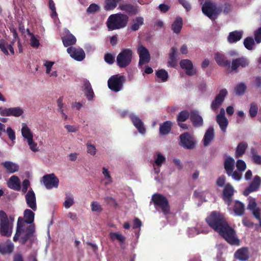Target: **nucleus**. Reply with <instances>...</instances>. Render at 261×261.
I'll return each instance as SVG.
<instances>
[{"mask_svg":"<svg viewBox=\"0 0 261 261\" xmlns=\"http://www.w3.org/2000/svg\"><path fill=\"white\" fill-rule=\"evenodd\" d=\"M205 221L211 228L218 232L229 244L236 245L240 244V241L236 236L234 230L229 225L223 214L213 211L206 218Z\"/></svg>","mask_w":261,"mask_h":261,"instance_id":"obj_1","label":"nucleus"},{"mask_svg":"<svg viewBox=\"0 0 261 261\" xmlns=\"http://www.w3.org/2000/svg\"><path fill=\"white\" fill-rule=\"evenodd\" d=\"M129 20L127 15L118 13L111 15L108 18L107 25L109 30H119L126 27Z\"/></svg>","mask_w":261,"mask_h":261,"instance_id":"obj_2","label":"nucleus"},{"mask_svg":"<svg viewBox=\"0 0 261 261\" xmlns=\"http://www.w3.org/2000/svg\"><path fill=\"white\" fill-rule=\"evenodd\" d=\"M23 215V219L25 223L31 225L26 228L25 233L20 237V242L22 244H25L27 241L33 235L35 231L34 225H32L34 221V213L30 209H26L24 211Z\"/></svg>","mask_w":261,"mask_h":261,"instance_id":"obj_3","label":"nucleus"},{"mask_svg":"<svg viewBox=\"0 0 261 261\" xmlns=\"http://www.w3.org/2000/svg\"><path fill=\"white\" fill-rule=\"evenodd\" d=\"M151 200L155 207L160 208L165 215L170 213V207L167 198L161 194L155 193L152 196Z\"/></svg>","mask_w":261,"mask_h":261,"instance_id":"obj_4","label":"nucleus"},{"mask_svg":"<svg viewBox=\"0 0 261 261\" xmlns=\"http://www.w3.org/2000/svg\"><path fill=\"white\" fill-rule=\"evenodd\" d=\"M13 230V225L10 223L6 213L0 211V234L2 236L9 237L11 236Z\"/></svg>","mask_w":261,"mask_h":261,"instance_id":"obj_5","label":"nucleus"},{"mask_svg":"<svg viewBox=\"0 0 261 261\" xmlns=\"http://www.w3.org/2000/svg\"><path fill=\"white\" fill-rule=\"evenodd\" d=\"M202 11L204 15L212 20H215L222 10L216 5L210 1H206L202 7Z\"/></svg>","mask_w":261,"mask_h":261,"instance_id":"obj_6","label":"nucleus"},{"mask_svg":"<svg viewBox=\"0 0 261 261\" xmlns=\"http://www.w3.org/2000/svg\"><path fill=\"white\" fill-rule=\"evenodd\" d=\"M133 57V51L130 48H125L121 50L116 58L117 65L120 68H125L131 63Z\"/></svg>","mask_w":261,"mask_h":261,"instance_id":"obj_7","label":"nucleus"},{"mask_svg":"<svg viewBox=\"0 0 261 261\" xmlns=\"http://www.w3.org/2000/svg\"><path fill=\"white\" fill-rule=\"evenodd\" d=\"M125 81V77L124 75H112L108 80V87L112 91L118 92L122 89Z\"/></svg>","mask_w":261,"mask_h":261,"instance_id":"obj_8","label":"nucleus"},{"mask_svg":"<svg viewBox=\"0 0 261 261\" xmlns=\"http://www.w3.org/2000/svg\"><path fill=\"white\" fill-rule=\"evenodd\" d=\"M181 146L188 149H192L195 147V141L193 137L189 133L186 132L179 136Z\"/></svg>","mask_w":261,"mask_h":261,"instance_id":"obj_9","label":"nucleus"},{"mask_svg":"<svg viewBox=\"0 0 261 261\" xmlns=\"http://www.w3.org/2000/svg\"><path fill=\"white\" fill-rule=\"evenodd\" d=\"M234 192V188L230 184L227 183L225 184L222 191V197L224 202L228 206L230 205L231 204Z\"/></svg>","mask_w":261,"mask_h":261,"instance_id":"obj_10","label":"nucleus"},{"mask_svg":"<svg viewBox=\"0 0 261 261\" xmlns=\"http://www.w3.org/2000/svg\"><path fill=\"white\" fill-rule=\"evenodd\" d=\"M42 180L47 189L57 188L59 183V179L54 173L44 175L42 177Z\"/></svg>","mask_w":261,"mask_h":261,"instance_id":"obj_11","label":"nucleus"},{"mask_svg":"<svg viewBox=\"0 0 261 261\" xmlns=\"http://www.w3.org/2000/svg\"><path fill=\"white\" fill-rule=\"evenodd\" d=\"M137 52L139 56V64L144 65L148 63L150 60V55L148 50L143 45H139Z\"/></svg>","mask_w":261,"mask_h":261,"instance_id":"obj_12","label":"nucleus"},{"mask_svg":"<svg viewBox=\"0 0 261 261\" xmlns=\"http://www.w3.org/2000/svg\"><path fill=\"white\" fill-rule=\"evenodd\" d=\"M24 112L20 107H14L10 108H0V114L3 116L19 117L23 114Z\"/></svg>","mask_w":261,"mask_h":261,"instance_id":"obj_13","label":"nucleus"},{"mask_svg":"<svg viewBox=\"0 0 261 261\" xmlns=\"http://www.w3.org/2000/svg\"><path fill=\"white\" fill-rule=\"evenodd\" d=\"M67 52L72 58L77 61H82L85 58V53L81 48L69 47L67 48Z\"/></svg>","mask_w":261,"mask_h":261,"instance_id":"obj_14","label":"nucleus"},{"mask_svg":"<svg viewBox=\"0 0 261 261\" xmlns=\"http://www.w3.org/2000/svg\"><path fill=\"white\" fill-rule=\"evenodd\" d=\"M260 185L261 178L258 175L255 176L249 186L244 190L243 192L244 195L248 196L250 193L257 191Z\"/></svg>","mask_w":261,"mask_h":261,"instance_id":"obj_15","label":"nucleus"},{"mask_svg":"<svg viewBox=\"0 0 261 261\" xmlns=\"http://www.w3.org/2000/svg\"><path fill=\"white\" fill-rule=\"evenodd\" d=\"M249 65V60L244 57L236 58L232 60L231 63V70L235 71L236 72H238V68L239 67L242 68H245L248 67Z\"/></svg>","mask_w":261,"mask_h":261,"instance_id":"obj_16","label":"nucleus"},{"mask_svg":"<svg viewBox=\"0 0 261 261\" xmlns=\"http://www.w3.org/2000/svg\"><path fill=\"white\" fill-rule=\"evenodd\" d=\"M118 8L130 16L136 15L139 12L138 6L131 4H121L119 5Z\"/></svg>","mask_w":261,"mask_h":261,"instance_id":"obj_17","label":"nucleus"},{"mask_svg":"<svg viewBox=\"0 0 261 261\" xmlns=\"http://www.w3.org/2000/svg\"><path fill=\"white\" fill-rule=\"evenodd\" d=\"M181 68L186 70V73L188 75H193L196 74V71L193 68L192 62L188 59H182L179 63Z\"/></svg>","mask_w":261,"mask_h":261,"instance_id":"obj_18","label":"nucleus"},{"mask_svg":"<svg viewBox=\"0 0 261 261\" xmlns=\"http://www.w3.org/2000/svg\"><path fill=\"white\" fill-rule=\"evenodd\" d=\"M129 118L138 132L141 134H144L146 133V129L141 119L133 114L129 115Z\"/></svg>","mask_w":261,"mask_h":261,"instance_id":"obj_19","label":"nucleus"},{"mask_svg":"<svg viewBox=\"0 0 261 261\" xmlns=\"http://www.w3.org/2000/svg\"><path fill=\"white\" fill-rule=\"evenodd\" d=\"M27 205L29 207L35 211L37 210V204L35 193L32 190H29L25 196Z\"/></svg>","mask_w":261,"mask_h":261,"instance_id":"obj_20","label":"nucleus"},{"mask_svg":"<svg viewBox=\"0 0 261 261\" xmlns=\"http://www.w3.org/2000/svg\"><path fill=\"white\" fill-rule=\"evenodd\" d=\"M190 119L192 123L193 126L195 127H198L203 125V118L196 111H191L190 112Z\"/></svg>","mask_w":261,"mask_h":261,"instance_id":"obj_21","label":"nucleus"},{"mask_svg":"<svg viewBox=\"0 0 261 261\" xmlns=\"http://www.w3.org/2000/svg\"><path fill=\"white\" fill-rule=\"evenodd\" d=\"M65 33L66 35L62 37V40L64 46L65 47H68L74 45L76 42V39L75 36L68 30H66Z\"/></svg>","mask_w":261,"mask_h":261,"instance_id":"obj_22","label":"nucleus"},{"mask_svg":"<svg viewBox=\"0 0 261 261\" xmlns=\"http://www.w3.org/2000/svg\"><path fill=\"white\" fill-rule=\"evenodd\" d=\"M83 91L85 93V96L86 97L88 100H92L94 96V93L90 83L87 80H84L83 82Z\"/></svg>","mask_w":261,"mask_h":261,"instance_id":"obj_23","label":"nucleus"},{"mask_svg":"<svg viewBox=\"0 0 261 261\" xmlns=\"http://www.w3.org/2000/svg\"><path fill=\"white\" fill-rule=\"evenodd\" d=\"M214 58L217 64L220 66L227 67L230 66V62L227 60L224 55L220 53L217 52L215 54Z\"/></svg>","mask_w":261,"mask_h":261,"instance_id":"obj_24","label":"nucleus"},{"mask_svg":"<svg viewBox=\"0 0 261 261\" xmlns=\"http://www.w3.org/2000/svg\"><path fill=\"white\" fill-rule=\"evenodd\" d=\"M7 185L9 188L15 191H19L21 189L20 179L16 175H13L10 178Z\"/></svg>","mask_w":261,"mask_h":261,"instance_id":"obj_25","label":"nucleus"},{"mask_svg":"<svg viewBox=\"0 0 261 261\" xmlns=\"http://www.w3.org/2000/svg\"><path fill=\"white\" fill-rule=\"evenodd\" d=\"M224 166L227 175L230 176L234 169V160L230 156H228L224 161Z\"/></svg>","mask_w":261,"mask_h":261,"instance_id":"obj_26","label":"nucleus"},{"mask_svg":"<svg viewBox=\"0 0 261 261\" xmlns=\"http://www.w3.org/2000/svg\"><path fill=\"white\" fill-rule=\"evenodd\" d=\"M1 165L6 169L7 172L13 173L19 171V167L18 164L11 161L2 162Z\"/></svg>","mask_w":261,"mask_h":261,"instance_id":"obj_27","label":"nucleus"},{"mask_svg":"<svg viewBox=\"0 0 261 261\" xmlns=\"http://www.w3.org/2000/svg\"><path fill=\"white\" fill-rule=\"evenodd\" d=\"M243 36V32L234 31L229 33L227 41L230 43H236L240 41Z\"/></svg>","mask_w":261,"mask_h":261,"instance_id":"obj_28","label":"nucleus"},{"mask_svg":"<svg viewBox=\"0 0 261 261\" xmlns=\"http://www.w3.org/2000/svg\"><path fill=\"white\" fill-rule=\"evenodd\" d=\"M214 138V129L213 127H210L206 130L203 137V145L207 146Z\"/></svg>","mask_w":261,"mask_h":261,"instance_id":"obj_29","label":"nucleus"},{"mask_svg":"<svg viewBox=\"0 0 261 261\" xmlns=\"http://www.w3.org/2000/svg\"><path fill=\"white\" fill-rule=\"evenodd\" d=\"M234 256L236 258L241 261L247 260L249 258L248 250L247 248H242L238 249L235 253Z\"/></svg>","mask_w":261,"mask_h":261,"instance_id":"obj_30","label":"nucleus"},{"mask_svg":"<svg viewBox=\"0 0 261 261\" xmlns=\"http://www.w3.org/2000/svg\"><path fill=\"white\" fill-rule=\"evenodd\" d=\"M216 121L222 131L225 132L228 124V121L225 115L218 114L216 117Z\"/></svg>","mask_w":261,"mask_h":261,"instance_id":"obj_31","label":"nucleus"},{"mask_svg":"<svg viewBox=\"0 0 261 261\" xmlns=\"http://www.w3.org/2000/svg\"><path fill=\"white\" fill-rule=\"evenodd\" d=\"M172 123L170 121H166L160 125L159 128L160 134L162 135L168 134L172 128Z\"/></svg>","mask_w":261,"mask_h":261,"instance_id":"obj_32","label":"nucleus"},{"mask_svg":"<svg viewBox=\"0 0 261 261\" xmlns=\"http://www.w3.org/2000/svg\"><path fill=\"white\" fill-rule=\"evenodd\" d=\"M182 19L180 17H177L172 24L171 29L176 34L180 33L182 28Z\"/></svg>","mask_w":261,"mask_h":261,"instance_id":"obj_33","label":"nucleus"},{"mask_svg":"<svg viewBox=\"0 0 261 261\" xmlns=\"http://www.w3.org/2000/svg\"><path fill=\"white\" fill-rule=\"evenodd\" d=\"M248 147L247 144L245 142H242L238 144L235 152L236 158L241 157L245 153Z\"/></svg>","mask_w":261,"mask_h":261,"instance_id":"obj_34","label":"nucleus"},{"mask_svg":"<svg viewBox=\"0 0 261 261\" xmlns=\"http://www.w3.org/2000/svg\"><path fill=\"white\" fill-rule=\"evenodd\" d=\"M132 21L133 23L130 26V29L132 31H138L140 27L144 24V18L141 16L136 17L133 19Z\"/></svg>","mask_w":261,"mask_h":261,"instance_id":"obj_35","label":"nucleus"},{"mask_svg":"<svg viewBox=\"0 0 261 261\" xmlns=\"http://www.w3.org/2000/svg\"><path fill=\"white\" fill-rule=\"evenodd\" d=\"M233 211L237 215L239 216H243L245 211L244 205L239 201H236Z\"/></svg>","mask_w":261,"mask_h":261,"instance_id":"obj_36","label":"nucleus"},{"mask_svg":"<svg viewBox=\"0 0 261 261\" xmlns=\"http://www.w3.org/2000/svg\"><path fill=\"white\" fill-rule=\"evenodd\" d=\"M14 246L11 244L6 245L5 244H0V253L2 254H10L13 252Z\"/></svg>","mask_w":261,"mask_h":261,"instance_id":"obj_37","label":"nucleus"},{"mask_svg":"<svg viewBox=\"0 0 261 261\" xmlns=\"http://www.w3.org/2000/svg\"><path fill=\"white\" fill-rule=\"evenodd\" d=\"M121 0H106L104 9L106 11L114 10L117 6V4Z\"/></svg>","mask_w":261,"mask_h":261,"instance_id":"obj_38","label":"nucleus"},{"mask_svg":"<svg viewBox=\"0 0 261 261\" xmlns=\"http://www.w3.org/2000/svg\"><path fill=\"white\" fill-rule=\"evenodd\" d=\"M190 118V113L187 110L181 111L177 116V121L182 122L186 121L189 118Z\"/></svg>","mask_w":261,"mask_h":261,"instance_id":"obj_39","label":"nucleus"},{"mask_svg":"<svg viewBox=\"0 0 261 261\" xmlns=\"http://www.w3.org/2000/svg\"><path fill=\"white\" fill-rule=\"evenodd\" d=\"M21 134L23 137L27 139V140L33 138V134L31 133L30 129L26 124H24L22 126L21 128Z\"/></svg>","mask_w":261,"mask_h":261,"instance_id":"obj_40","label":"nucleus"},{"mask_svg":"<svg viewBox=\"0 0 261 261\" xmlns=\"http://www.w3.org/2000/svg\"><path fill=\"white\" fill-rule=\"evenodd\" d=\"M155 74L163 82H166L168 79V73L165 69L158 70L156 71Z\"/></svg>","mask_w":261,"mask_h":261,"instance_id":"obj_41","label":"nucleus"},{"mask_svg":"<svg viewBox=\"0 0 261 261\" xmlns=\"http://www.w3.org/2000/svg\"><path fill=\"white\" fill-rule=\"evenodd\" d=\"M246 88V86L244 83L238 84L234 88L236 94L238 95H243L245 93Z\"/></svg>","mask_w":261,"mask_h":261,"instance_id":"obj_42","label":"nucleus"},{"mask_svg":"<svg viewBox=\"0 0 261 261\" xmlns=\"http://www.w3.org/2000/svg\"><path fill=\"white\" fill-rule=\"evenodd\" d=\"M243 43L245 47L248 50H252L255 44L254 39L251 37L246 38Z\"/></svg>","mask_w":261,"mask_h":261,"instance_id":"obj_43","label":"nucleus"},{"mask_svg":"<svg viewBox=\"0 0 261 261\" xmlns=\"http://www.w3.org/2000/svg\"><path fill=\"white\" fill-rule=\"evenodd\" d=\"M223 101L222 99H220L219 98V97L216 95L215 98V99L212 101L211 103V108L213 110H216L220 106H221Z\"/></svg>","mask_w":261,"mask_h":261,"instance_id":"obj_44","label":"nucleus"},{"mask_svg":"<svg viewBox=\"0 0 261 261\" xmlns=\"http://www.w3.org/2000/svg\"><path fill=\"white\" fill-rule=\"evenodd\" d=\"M223 101L222 99H220L219 98V97L216 95L215 98V99L212 101L211 103V108L213 110H216L220 106H221Z\"/></svg>","mask_w":261,"mask_h":261,"instance_id":"obj_45","label":"nucleus"},{"mask_svg":"<svg viewBox=\"0 0 261 261\" xmlns=\"http://www.w3.org/2000/svg\"><path fill=\"white\" fill-rule=\"evenodd\" d=\"M252 154V159L253 162L257 165H261V156L257 154L254 149H252L251 151Z\"/></svg>","mask_w":261,"mask_h":261,"instance_id":"obj_46","label":"nucleus"},{"mask_svg":"<svg viewBox=\"0 0 261 261\" xmlns=\"http://www.w3.org/2000/svg\"><path fill=\"white\" fill-rule=\"evenodd\" d=\"M24 220L22 217H19L18 218L16 230L21 231V232L25 233V230L23 229Z\"/></svg>","mask_w":261,"mask_h":261,"instance_id":"obj_47","label":"nucleus"},{"mask_svg":"<svg viewBox=\"0 0 261 261\" xmlns=\"http://www.w3.org/2000/svg\"><path fill=\"white\" fill-rule=\"evenodd\" d=\"M237 170L240 172H243L246 169L245 162L242 160H238L236 163Z\"/></svg>","mask_w":261,"mask_h":261,"instance_id":"obj_48","label":"nucleus"},{"mask_svg":"<svg viewBox=\"0 0 261 261\" xmlns=\"http://www.w3.org/2000/svg\"><path fill=\"white\" fill-rule=\"evenodd\" d=\"M258 112V107L256 103H252L249 109V114L251 117L253 118L256 116Z\"/></svg>","mask_w":261,"mask_h":261,"instance_id":"obj_49","label":"nucleus"},{"mask_svg":"<svg viewBox=\"0 0 261 261\" xmlns=\"http://www.w3.org/2000/svg\"><path fill=\"white\" fill-rule=\"evenodd\" d=\"M166 161L165 157L161 153H157V158L155 160V164L156 166L161 167L163 163Z\"/></svg>","mask_w":261,"mask_h":261,"instance_id":"obj_50","label":"nucleus"},{"mask_svg":"<svg viewBox=\"0 0 261 261\" xmlns=\"http://www.w3.org/2000/svg\"><path fill=\"white\" fill-rule=\"evenodd\" d=\"M0 48L5 55H9V52L7 49L8 43L3 39L0 40Z\"/></svg>","mask_w":261,"mask_h":261,"instance_id":"obj_51","label":"nucleus"},{"mask_svg":"<svg viewBox=\"0 0 261 261\" xmlns=\"http://www.w3.org/2000/svg\"><path fill=\"white\" fill-rule=\"evenodd\" d=\"M105 201L107 202L108 204L117 207L118 206V203L116 200L113 197L110 196L106 197L104 198Z\"/></svg>","mask_w":261,"mask_h":261,"instance_id":"obj_52","label":"nucleus"},{"mask_svg":"<svg viewBox=\"0 0 261 261\" xmlns=\"http://www.w3.org/2000/svg\"><path fill=\"white\" fill-rule=\"evenodd\" d=\"M99 10V6L95 4H91L87 9V12L90 13H95Z\"/></svg>","mask_w":261,"mask_h":261,"instance_id":"obj_53","label":"nucleus"},{"mask_svg":"<svg viewBox=\"0 0 261 261\" xmlns=\"http://www.w3.org/2000/svg\"><path fill=\"white\" fill-rule=\"evenodd\" d=\"M104 59L105 62L109 64H112L115 61L114 57L110 53H107L105 54Z\"/></svg>","mask_w":261,"mask_h":261,"instance_id":"obj_54","label":"nucleus"},{"mask_svg":"<svg viewBox=\"0 0 261 261\" xmlns=\"http://www.w3.org/2000/svg\"><path fill=\"white\" fill-rule=\"evenodd\" d=\"M31 38V45L33 47H37L39 45V40L35 38L34 34L33 33H30Z\"/></svg>","mask_w":261,"mask_h":261,"instance_id":"obj_55","label":"nucleus"},{"mask_svg":"<svg viewBox=\"0 0 261 261\" xmlns=\"http://www.w3.org/2000/svg\"><path fill=\"white\" fill-rule=\"evenodd\" d=\"M91 210L93 212H101L102 208L97 202L93 201L91 203Z\"/></svg>","mask_w":261,"mask_h":261,"instance_id":"obj_56","label":"nucleus"},{"mask_svg":"<svg viewBox=\"0 0 261 261\" xmlns=\"http://www.w3.org/2000/svg\"><path fill=\"white\" fill-rule=\"evenodd\" d=\"M254 39L257 43L261 42V27L254 32Z\"/></svg>","mask_w":261,"mask_h":261,"instance_id":"obj_57","label":"nucleus"},{"mask_svg":"<svg viewBox=\"0 0 261 261\" xmlns=\"http://www.w3.org/2000/svg\"><path fill=\"white\" fill-rule=\"evenodd\" d=\"M6 132L11 141H13L15 140V133L10 127H7Z\"/></svg>","mask_w":261,"mask_h":261,"instance_id":"obj_58","label":"nucleus"},{"mask_svg":"<svg viewBox=\"0 0 261 261\" xmlns=\"http://www.w3.org/2000/svg\"><path fill=\"white\" fill-rule=\"evenodd\" d=\"M28 144L30 146V149L34 152L37 151L38 150L37 147V144L33 141V139L28 140Z\"/></svg>","mask_w":261,"mask_h":261,"instance_id":"obj_59","label":"nucleus"},{"mask_svg":"<svg viewBox=\"0 0 261 261\" xmlns=\"http://www.w3.org/2000/svg\"><path fill=\"white\" fill-rule=\"evenodd\" d=\"M49 7L52 12V13L51 14V17H54V16H56L57 15V14L56 12L55 4L53 0H49Z\"/></svg>","mask_w":261,"mask_h":261,"instance_id":"obj_60","label":"nucleus"},{"mask_svg":"<svg viewBox=\"0 0 261 261\" xmlns=\"http://www.w3.org/2000/svg\"><path fill=\"white\" fill-rule=\"evenodd\" d=\"M87 152L91 155H95L96 153V149L94 145L90 144L89 142L87 143Z\"/></svg>","mask_w":261,"mask_h":261,"instance_id":"obj_61","label":"nucleus"},{"mask_svg":"<svg viewBox=\"0 0 261 261\" xmlns=\"http://www.w3.org/2000/svg\"><path fill=\"white\" fill-rule=\"evenodd\" d=\"M73 203L74 202L73 198L68 197L67 196L66 200L64 202V206L66 208H68L73 205Z\"/></svg>","mask_w":261,"mask_h":261,"instance_id":"obj_62","label":"nucleus"},{"mask_svg":"<svg viewBox=\"0 0 261 261\" xmlns=\"http://www.w3.org/2000/svg\"><path fill=\"white\" fill-rule=\"evenodd\" d=\"M225 180L226 179L224 176H221L217 179L216 185L219 187H224Z\"/></svg>","mask_w":261,"mask_h":261,"instance_id":"obj_63","label":"nucleus"},{"mask_svg":"<svg viewBox=\"0 0 261 261\" xmlns=\"http://www.w3.org/2000/svg\"><path fill=\"white\" fill-rule=\"evenodd\" d=\"M243 224L247 227H252L253 226V223L248 218L245 217L242 220Z\"/></svg>","mask_w":261,"mask_h":261,"instance_id":"obj_64","label":"nucleus"}]
</instances>
